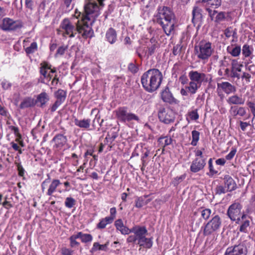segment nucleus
Segmentation results:
<instances>
[{
    "label": "nucleus",
    "mask_w": 255,
    "mask_h": 255,
    "mask_svg": "<svg viewBox=\"0 0 255 255\" xmlns=\"http://www.w3.org/2000/svg\"><path fill=\"white\" fill-rule=\"evenodd\" d=\"M162 73L157 69H149L143 74L141 82L143 88L148 92L156 90L162 80Z\"/></svg>",
    "instance_id": "f257e3e1"
},
{
    "label": "nucleus",
    "mask_w": 255,
    "mask_h": 255,
    "mask_svg": "<svg viewBox=\"0 0 255 255\" xmlns=\"http://www.w3.org/2000/svg\"><path fill=\"white\" fill-rule=\"evenodd\" d=\"M157 22L162 26L166 35H169L173 31L174 15L169 8L164 6L159 10Z\"/></svg>",
    "instance_id": "f03ea898"
},
{
    "label": "nucleus",
    "mask_w": 255,
    "mask_h": 255,
    "mask_svg": "<svg viewBox=\"0 0 255 255\" xmlns=\"http://www.w3.org/2000/svg\"><path fill=\"white\" fill-rule=\"evenodd\" d=\"M104 0H89L84 7L85 15H83L82 19L85 21L88 20L90 24H93L96 18L100 14L99 7L98 3L100 5L103 6V1Z\"/></svg>",
    "instance_id": "7ed1b4c3"
},
{
    "label": "nucleus",
    "mask_w": 255,
    "mask_h": 255,
    "mask_svg": "<svg viewBox=\"0 0 255 255\" xmlns=\"http://www.w3.org/2000/svg\"><path fill=\"white\" fill-rule=\"evenodd\" d=\"M195 54L200 60H206L214 52V48L211 42L202 40L195 47Z\"/></svg>",
    "instance_id": "20e7f679"
},
{
    "label": "nucleus",
    "mask_w": 255,
    "mask_h": 255,
    "mask_svg": "<svg viewBox=\"0 0 255 255\" xmlns=\"http://www.w3.org/2000/svg\"><path fill=\"white\" fill-rule=\"evenodd\" d=\"M58 33L61 34L65 37L72 38L76 34V26L75 23H73L67 18H65L61 22Z\"/></svg>",
    "instance_id": "39448f33"
},
{
    "label": "nucleus",
    "mask_w": 255,
    "mask_h": 255,
    "mask_svg": "<svg viewBox=\"0 0 255 255\" xmlns=\"http://www.w3.org/2000/svg\"><path fill=\"white\" fill-rule=\"evenodd\" d=\"M242 209L241 204L239 202H235L229 206L227 214L231 220L238 223L241 218L244 219L246 217Z\"/></svg>",
    "instance_id": "423d86ee"
},
{
    "label": "nucleus",
    "mask_w": 255,
    "mask_h": 255,
    "mask_svg": "<svg viewBox=\"0 0 255 255\" xmlns=\"http://www.w3.org/2000/svg\"><path fill=\"white\" fill-rule=\"evenodd\" d=\"M116 117L120 121L126 123L134 120L138 122L139 119L137 116L133 113L128 112L126 107H121L116 111Z\"/></svg>",
    "instance_id": "0eeeda50"
},
{
    "label": "nucleus",
    "mask_w": 255,
    "mask_h": 255,
    "mask_svg": "<svg viewBox=\"0 0 255 255\" xmlns=\"http://www.w3.org/2000/svg\"><path fill=\"white\" fill-rule=\"evenodd\" d=\"M22 22L19 20H14L9 17L2 19L0 23V28L5 31H14L21 28Z\"/></svg>",
    "instance_id": "6e6552de"
},
{
    "label": "nucleus",
    "mask_w": 255,
    "mask_h": 255,
    "mask_svg": "<svg viewBox=\"0 0 255 255\" xmlns=\"http://www.w3.org/2000/svg\"><path fill=\"white\" fill-rule=\"evenodd\" d=\"M83 21V24H80L79 21L75 22L76 26V33L78 32L81 34L84 38H87L93 36L94 34L93 31L91 27L92 24H90V21L88 20Z\"/></svg>",
    "instance_id": "1a4fd4ad"
},
{
    "label": "nucleus",
    "mask_w": 255,
    "mask_h": 255,
    "mask_svg": "<svg viewBox=\"0 0 255 255\" xmlns=\"http://www.w3.org/2000/svg\"><path fill=\"white\" fill-rule=\"evenodd\" d=\"M222 221L218 215H216L205 225L203 234L209 236L219 229L221 226Z\"/></svg>",
    "instance_id": "9d476101"
},
{
    "label": "nucleus",
    "mask_w": 255,
    "mask_h": 255,
    "mask_svg": "<svg viewBox=\"0 0 255 255\" xmlns=\"http://www.w3.org/2000/svg\"><path fill=\"white\" fill-rule=\"evenodd\" d=\"M60 184L61 182L59 180L54 179L51 181L50 178L48 177V178L43 181L41 184L42 191L44 192V190L48 188L46 195L51 196L53 193L56 191L57 188Z\"/></svg>",
    "instance_id": "9b49d317"
},
{
    "label": "nucleus",
    "mask_w": 255,
    "mask_h": 255,
    "mask_svg": "<svg viewBox=\"0 0 255 255\" xmlns=\"http://www.w3.org/2000/svg\"><path fill=\"white\" fill-rule=\"evenodd\" d=\"M158 115L159 120L165 124L173 122L175 118L174 112L169 108H160L158 111Z\"/></svg>",
    "instance_id": "f8f14e48"
},
{
    "label": "nucleus",
    "mask_w": 255,
    "mask_h": 255,
    "mask_svg": "<svg viewBox=\"0 0 255 255\" xmlns=\"http://www.w3.org/2000/svg\"><path fill=\"white\" fill-rule=\"evenodd\" d=\"M247 250L243 245L239 244L228 247L224 255H246Z\"/></svg>",
    "instance_id": "ddd939ff"
},
{
    "label": "nucleus",
    "mask_w": 255,
    "mask_h": 255,
    "mask_svg": "<svg viewBox=\"0 0 255 255\" xmlns=\"http://www.w3.org/2000/svg\"><path fill=\"white\" fill-rule=\"evenodd\" d=\"M190 80L200 86L202 83L206 81V75L203 73L199 72L197 71H191L188 74Z\"/></svg>",
    "instance_id": "4468645a"
},
{
    "label": "nucleus",
    "mask_w": 255,
    "mask_h": 255,
    "mask_svg": "<svg viewBox=\"0 0 255 255\" xmlns=\"http://www.w3.org/2000/svg\"><path fill=\"white\" fill-rule=\"evenodd\" d=\"M40 65V74L47 81H49L52 77L51 74L55 73V70L51 69V66L46 62L42 63Z\"/></svg>",
    "instance_id": "2eb2a0df"
},
{
    "label": "nucleus",
    "mask_w": 255,
    "mask_h": 255,
    "mask_svg": "<svg viewBox=\"0 0 255 255\" xmlns=\"http://www.w3.org/2000/svg\"><path fill=\"white\" fill-rule=\"evenodd\" d=\"M242 67L243 65L240 64L237 60L232 59L231 60V77L239 79L240 78L239 72H241Z\"/></svg>",
    "instance_id": "dca6fc26"
},
{
    "label": "nucleus",
    "mask_w": 255,
    "mask_h": 255,
    "mask_svg": "<svg viewBox=\"0 0 255 255\" xmlns=\"http://www.w3.org/2000/svg\"><path fill=\"white\" fill-rule=\"evenodd\" d=\"M131 233H133L135 235L138 242L146 236L147 231L144 226H135L131 228Z\"/></svg>",
    "instance_id": "f3484780"
},
{
    "label": "nucleus",
    "mask_w": 255,
    "mask_h": 255,
    "mask_svg": "<svg viewBox=\"0 0 255 255\" xmlns=\"http://www.w3.org/2000/svg\"><path fill=\"white\" fill-rule=\"evenodd\" d=\"M207 11L209 12V14L212 20L214 19L213 16L215 14H217L216 17H215L214 21L215 23L219 24L221 22L224 21L226 18V13L225 12L221 11L218 12L217 10H212L209 8L207 9Z\"/></svg>",
    "instance_id": "a211bd4d"
},
{
    "label": "nucleus",
    "mask_w": 255,
    "mask_h": 255,
    "mask_svg": "<svg viewBox=\"0 0 255 255\" xmlns=\"http://www.w3.org/2000/svg\"><path fill=\"white\" fill-rule=\"evenodd\" d=\"M205 159V158L196 157L195 159L193 161L191 165V171L193 172H197L202 169L206 164Z\"/></svg>",
    "instance_id": "6ab92c4d"
},
{
    "label": "nucleus",
    "mask_w": 255,
    "mask_h": 255,
    "mask_svg": "<svg viewBox=\"0 0 255 255\" xmlns=\"http://www.w3.org/2000/svg\"><path fill=\"white\" fill-rule=\"evenodd\" d=\"M217 89L222 90L227 94L235 93L236 91V88L228 82L218 83Z\"/></svg>",
    "instance_id": "aec40b11"
},
{
    "label": "nucleus",
    "mask_w": 255,
    "mask_h": 255,
    "mask_svg": "<svg viewBox=\"0 0 255 255\" xmlns=\"http://www.w3.org/2000/svg\"><path fill=\"white\" fill-rule=\"evenodd\" d=\"M161 98L164 102L169 103L170 104H176L179 102L177 100L173 97L172 94L168 89H166L161 92Z\"/></svg>",
    "instance_id": "412c9836"
},
{
    "label": "nucleus",
    "mask_w": 255,
    "mask_h": 255,
    "mask_svg": "<svg viewBox=\"0 0 255 255\" xmlns=\"http://www.w3.org/2000/svg\"><path fill=\"white\" fill-rule=\"evenodd\" d=\"M116 229L123 235H128L131 233V229L126 227L122 219H118L115 222Z\"/></svg>",
    "instance_id": "4be33fe9"
},
{
    "label": "nucleus",
    "mask_w": 255,
    "mask_h": 255,
    "mask_svg": "<svg viewBox=\"0 0 255 255\" xmlns=\"http://www.w3.org/2000/svg\"><path fill=\"white\" fill-rule=\"evenodd\" d=\"M53 141L55 142L54 146L58 149H61L66 144L67 138L63 134H59L54 136Z\"/></svg>",
    "instance_id": "5701e85b"
},
{
    "label": "nucleus",
    "mask_w": 255,
    "mask_h": 255,
    "mask_svg": "<svg viewBox=\"0 0 255 255\" xmlns=\"http://www.w3.org/2000/svg\"><path fill=\"white\" fill-rule=\"evenodd\" d=\"M106 39L110 44H114L117 40V34L115 29L109 28L106 33Z\"/></svg>",
    "instance_id": "b1692460"
},
{
    "label": "nucleus",
    "mask_w": 255,
    "mask_h": 255,
    "mask_svg": "<svg viewBox=\"0 0 255 255\" xmlns=\"http://www.w3.org/2000/svg\"><path fill=\"white\" fill-rule=\"evenodd\" d=\"M49 101V96L48 94L45 92H43L37 95L36 102L40 107L42 108L45 106Z\"/></svg>",
    "instance_id": "393cba45"
},
{
    "label": "nucleus",
    "mask_w": 255,
    "mask_h": 255,
    "mask_svg": "<svg viewBox=\"0 0 255 255\" xmlns=\"http://www.w3.org/2000/svg\"><path fill=\"white\" fill-rule=\"evenodd\" d=\"M225 187L228 191H232L236 188V184L234 179L229 175L224 177Z\"/></svg>",
    "instance_id": "a878e982"
},
{
    "label": "nucleus",
    "mask_w": 255,
    "mask_h": 255,
    "mask_svg": "<svg viewBox=\"0 0 255 255\" xmlns=\"http://www.w3.org/2000/svg\"><path fill=\"white\" fill-rule=\"evenodd\" d=\"M227 101L230 105H243L245 103V99L237 95H235L230 97Z\"/></svg>",
    "instance_id": "bb28decb"
},
{
    "label": "nucleus",
    "mask_w": 255,
    "mask_h": 255,
    "mask_svg": "<svg viewBox=\"0 0 255 255\" xmlns=\"http://www.w3.org/2000/svg\"><path fill=\"white\" fill-rule=\"evenodd\" d=\"M227 52L230 54L233 57L239 56L241 52V48L239 45H231L227 47Z\"/></svg>",
    "instance_id": "cd10ccee"
},
{
    "label": "nucleus",
    "mask_w": 255,
    "mask_h": 255,
    "mask_svg": "<svg viewBox=\"0 0 255 255\" xmlns=\"http://www.w3.org/2000/svg\"><path fill=\"white\" fill-rule=\"evenodd\" d=\"M75 125L81 128H88L90 126V119H83L79 120L77 118L74 119Z\"/></svg>",
    "instance_id": "c85d7f7f"
},
{
    "label": "nucleus",
    "mask_w": 255,
    "mask_h": 255,
    "mask_svg": "<svg viewBox=\"0 0 255 255\" xmlns=\"http://www.w3.org/2000/svg\"><path fill=\"white\" fill-rule=\"evenodd\" d=\"M137 244L140 247L147 249H150L152 246V241L151 238H147L145 237L143 238L137 242Z\"/></svg>",
    "instance_id": "c756f323"
},
{
    "label": "nucleus",
    "mask_w": 255,
    "mask_h": 255,
    "mask_svg": "<svg viewBox=\"0 0 255 255\" xmlns=\"http://www.w3.org/2000/svg\"><path fill=\"white\" fill-rule=\"evenodd\" d=\"M254 48L248 44H244L242 48V54L245 58L250 57L253 52Z\"/></svg>",
    "instance_id": "7c9ffc66"
},
{
    "label": "nucleus",
    "mask_w": 255,
    "mask_h": 255,
    "mask_svg": "<svg viewBox=\"0 0 255 255\" xmlns=\"http://www.w3.org/2000/svg\"><path fill=\"white\" fill-rule=\"evenodd\" d=\"M201 87L198 84L190 80L189 85L186 87V89L191 94H194L196 93L197 90Z\"/></svg>",
    "instance_id": "2f4dec72"
},
{
    "label": "nucleus",
    "mask_w": 255,
    "mask_h": 255,
    "mask_svg": "<svg viewBox=\"0 0 255 255\" xmlns=\"http://www.w3.org/2000/svg\"><path fill=\"white\" fill-rule=\"evenodd\" d=\"M150 200H144V198L143 197H137L135 200V207L137 208H141L143 206L147 204Z\"/></svg>",
    "instance_id": "473e14b6"
},
{
    "label": "nucleus",
    "mask_w": 255,
    "mask_h": 255,
    "mask_svg": "<svg viewBox=\"0 0 255 255\" xmlns=\"http://www.w3.org/2000/svg\"><path fill=\"white\" fill-rule=\"evenodd\" d=\"M34 102L33 99L31 98H27L24 99L20 104L19 107L20 109H23L28 107L33 106Z\"/></svg>",
    "instance_id": "72a5a7b5"
},
{
    "label": "nucleus",
    "mask_w": 255,
    "mask_h": 255,
    "mask_svg": "<svg viewBox=\"0 0 255 255\" xmlns=\"http://www.w3.org/2000/svg\"><path fill=\"white\" fill-rule=\"evenodd\" d=\"M113 223V221L107 217L103 218L100 220L99 223L97 225V228L99 229H103L106 227L108 224Z\"/></svg>",
    "instance_id": "f704fd0d"
},
{
    "label": "nucleus",
    "mask_w": 255,
    "mask_h": 255,
    "mask_svg": "<svg viewBox=\"0 0 255 255\" xmlns=\"http://www.w3.org/2000/svg\"><path fill=\"white\" fill-rule=\"evenodd\" d=\"M171 137L167 136L161 137L158 138V142L160 146L164 147L165 146L170 144L172 143Z\"/></svg>",
    "instance_id": "c9c22d12"
},
{
    "label": "nucleus",
    "mask_w": 255,
    "mask_h": 255,
    "mask_svg": "<svg viewBox=\"0 0 255 255\" xmlns=\"http://www.w3.org/2000/svg\"><path fill=\"white\" fill-rule=\"evenodd\" d=\"M55 97L57 99L56 100L63 103L65 100L66 97V92L62 89H59L55 93Z\"/></svg>",
    "instance_id": "e433bc0d"
},
{
    "label": "nucleus",
    "mask_w": 255,
    "mask_h": 255,
    "mask_svg": "<svg viewBox=\"0 0 255 255\" xmlns=\"http://www.w3.org/2000/svg\"><path fill=\"white\" fill-rule=\"evenodd\" d=\"M109 243L107 242L104 245H100L98 243H94L91 249V252H94L98 250L107 251Z\"/></svg>",
    "instance_id": "4c0bfd02"
},
{
    "label": "nucleus",
    "mask_w": 255,
    "mask_h": 255,
    "mask_svg": "<svg viewBox=\"0 0 255 255\" xmlns=\"http://www.w3.org/2000/svg\"><path fill=\"white\" fill-rule=\"evenodd\" d=\"M79 238H80L81 241L83 243L91 242L93 240L91 235L89 234H83L80 232L77 233Z\"/></svg>",
    "instance_id": "58836bf2"
},
{
    "label": "nucleus",
    "mask_w": 255,
    "mask_h": 255,
    "mask_svg": "<svg viewBox=\"0 0 255 255\" xmlns=\"http://www.w3.org/2000/svg\"><path fill=\"white\" fill-rule=\"evenodd\" d=\"M213 8H216L221 5V0H202Z\"/></svg>",
    "instance_id": "ea45409f"
},
{
    "label": "nucleus",
    "mask_w": 255,
    "mask_h": 255,
    "mask_svg": "<svg viewBox=\"0 0 255 255\" xmlns=\"http://www.w3.org/2000/svg\"><path fill=\"white\" fill-rule=\"evenodd\" d=\"M199 135L200 133L199 131L195 130H194L192 131V140L191 141V144L192 145L195 146L197 145V142L199 139Z\"/></svg>",
    "instance_id": "a19ab883"
},
{
    "label": "nucleus",
    "mask_w": 255,
    "mask_h": 255,
    "mask_svg": "<svg viewBox=\"0 0 255 255\" xmlns=\"http://www.w3.org/2000/svg\"><path fill=\"white\" fill-rule=\"evenodd\" d=\"M201 9L198 7H194L192 11L193 19H200L201 18Z\"/></svg>",
    "instance_id": "79ce46f5"
},
{
    "label": "nucleus",
    "mask_w": 255,
    "mask_h": 255,
    "mask_svg": "<svg viewBox=\"0 0 255 255\" xmlns=\"http://www.w3.org/2000/svg\"><path fill=\"white\" fill-rule=\"evenodd\" d=\"M37 49V45L36 42H32L30 46L25 49V52L27 54H31L34 53Z\"/></svg>",
    "instance_id": "37998d69"
},
{
    "label": "nucleus",
    "mask_w": 255,
    "mask_h": 255,
    "mask_svg": "<svg viewBox=\"0 0 255 255\" xmlns=\"http://www.w3.org/2000/svg\"><path fill=\"white\" fill-rule=\"evenodd\" d=\"M188 117L191 120L196 121L199 119V116L198 114V110H193L188 113Z\"/></svg>",
    "instance_id": "c03bdc74"
},
{
    "label": "nucleus",
    "mask_w": 255,
    "mask_h": 255,
    "mask_svg": "<svg viewBox=\"0 0 255 255\" xmlns=\"http://www.w3.org/2000/svg\"><path fill=\"white\" fill-rule=\"evenodd\" d=\"M157 48L156 44H152L150 46L147 48V51L145 52L144 56L148 58L149 56L151 55L155 51V50Z\"/></svg>",
    "instance_id": "a18cd8bd"
},
{
    "label": "nucleus",
    "mask_w": 255,
    "mask_h": 255,
    "mask_svg": "<svg viewBox=\"0 0 255 255\" xmlns=\"http://www.w3.org/2000/svg\"><path fill=\"white\" fill-rule=\"evenodd\" d=\"M79 237L77 234L73 235L70 237L69 240L70 241V246L71 247H74L79 245V243L76 241V240Z\"/></svg>",
    "instance_id": "49530a36"
},
{
    "label": "nucleus",
    "mask_w": 255,
    "mask_h": 255,
    "mask_svg": "<svg viewBox=\"0 0 255 255\" xmlns=\"http://www.w3.org/2000/svg\"><path fill=\"white\" fill-rule=\"evenodd\" d=\"M75 204V200L71 197H67L66 198L65 202V206L69 208H72Z\"/></svg>",
    "instance_id": "de8ad7c7"
},
{
    "label": "nucleus",
    "mask_w": 255,
    "mask_h": 255,
    "mask_svg": "<svg viewBox=\"0 0 255 255\" xmlns=\"http://www.w3.org/2000/svg\"><path fill=\"white\" fill-rule=\"evenodd\" d=\"M227 192H228V191L225 186L224 187L222 185L217 186L215 189V192L217 194L221 195L222 194H225Z\"/></svg>",
    "instance_id": "09e8293b"
},
{
    "label": "nucleus",
    "mask_w": 255,
    "mask_h": 255,
    "mask_svg": "<svg viewBox=\"0 0 255 255\" xmlns=\"http://www.w3.org/2000/svg\"><path fill=\"white\" fill-rule=\"evenodd\" d=\"M211 214V211L209 209H205L201 211V216L205 220H207Z\"/></svg>",
    "instance_id": "8fccbe9b"
},
{
    "label": "nucleus",
    "mask_w": 255,
    "mask_h": 255,
    "mask_svg": "<svg viewBox=\"0 0 255 255\" xmlns=\"http://www.w3.org/2000/svg\"><path fill=\"white\" fill-rule=\"evenodd\" d=\"M185 177H186L185 174H183L179 176H177L174 178V179L173 180V183L174 185H177L178 184H179L180 183H181L182 181H183L184 180V179L185 178Z\"/></svg>",
    "instance_id": "3c124183"
},
{
    "label": "nucleus",
    "mask_w": 255,
    "mask_h": 255,
    "mask_svg": "<svg viewBox=\"0 0 255 255\" xmlns=\"http://www.w3.org/2000/svg\"><path fill=\"white\" fill-rule=\"evenodd\" d=\"M233 113L235 116L238 115L243 117L246 115V111L244 108L240 107L237 111L236 110L233 111Z\"/></svg>",
    "instance_id": "603ef678"
},
{
    "label": "nucleus",
    "mask_w": 255,
    "mask_h": 255,
    "mask_svg": "<svg viewBox=\"0 0 255 255\" xmlns=\"http://www.w3.org/2000/svg\"><path fill=\"white\" fill-rule=\"evenodd\" d=\"M110 216L107 217L110 219H111L113 222L115 220L116 217V214H117V210L115 207H113L110 209Z\"/></svg>",
    "instance_id": "864d4df0"
},
{
    "label": "nucleus",
    "mask_w": 255,
    "mask_h": 255,
    "mask_svg": "<svg viewBox=\"0 0 255 255\" xmlns=\"http://www.w3.org/2000/svg\"><path fill=\"white\" fill-rule=\"evenodd\" d=\"M250 222L249 221H245L244 222V223L242 224V225L240 227V231L242 232L246 233L247 232V228L249 226Z\"/></svg>",
    "instance_id": "5fc2aeb1"
},
{
    "label": "nucleus",
    "mask_w": 255,
    "mask_h": 255,
    "mask_svg": "<svg viewBox=\"0 0 255 255\" xmlns=\"http://www.w3.org/2000/svg\"><path fill=\"white\" fill-rule=\"evenodd\" d=\"M149 151L148 149H146V151L143 153V155L141 156V159L142 162V164L143 166H146L147 165V162L145 160V158L149 155Z\"/></svg>",
    "instance_id": "6e6d98bb"
},
{
    "label": "nucleus",
    "mask_w": 255,
    "mask_h": 255,
    "mask_svg": "<svg viewBox=\"0 0 255 255\" xmlns=\"http://www.w3.org/2000/svg\"><path fill=\"white\" fill-rule=\"evenodd\" d=\"M209 168L210 170V174L211 175H214L217 173V171L214 169V167L212 164V159H210L209 160Z\"/></svg>",
    "instance_id": "4d7b16f0"
},
{
    "label": "nucleus",
    "mask_w": 255,
    "mask_h": 255,
    "mask_svg": "<svg viewBox=\"0 0 255 255\" xmlns=\"http://www.w3.org/2000/svg\"><path fill=\"white\" fill-rule=\"evenodd\" d=\"M205 149L202 148L201 149H197L195 150V155L196 157H199V158H205L203 155V151H204Z\"/></svg>",
    "instance_id": "13d9d810"
},
{
    "label": "nucleus",
    "mask_w": 255,
    "mask_h": 255,
    "mask_svg": "<svg viewBox=\"0 0 255 255\" xmlns=\"http://www.w3.org/2000/svg\"><path fill=\"white\" fill-rule=\"evenodd\" d=\"M62 103L56 100L55 102L52 105L51 107L50 110L51 112H55L57 109L61 105Z\"/></svg>",
    "instance_id": "bf43d9fd"
},
{
    "label": "nucleus",
    "mask_w": 255,
    "mask_h": 255,
    "mask_svg": "<svg viewBox=\"0 0 255 255\" xmlns=\"http://www.w3.org/2000/svg\"><path fill=\"white\" fill-rule=\"evenodd\" d=\"M236 152H237L236 149L235 148H233L232 149L231 151L230 152V153L226 155V158L227 160H231L235 156Z\"/></svg>",
    "instance_id": "052dcab7"
},
{
    "label": "nucleus",
    "mask_w": 255,
    "mask_h": 255,
    "mask_svg": "<svg viewBox=\"0 0 255 255\" xmlns=\"http://www.w3.org/2000/svg\"><path fill=\"white\" fill-rule=\"evenodd\" d=\"M8 128L10 130L14 132L16 136L20 137V135L19 133V129L17 127L13 126H10L8 127Z\"/></svg>",
    "instance_id": "680f3d73"
},
{
    "label": "nucleus",
    "mask_w": 255,
    "mask_h": 255,
    "mask_svg": "<svg viewBox=\"0 0 255 255\" xmlns=\"http://www.w3.org/2000/svg\"><path fill=\"white\" fill-rule=\"evenodd\" d=\"M66 49V47H64V46L59 47L57 50V52L56 53V56L62 55L64 53Z\"/></svg>",
    "instance_id": "e2e57ef3"
},
{
    "label": "nucleus",
    "mask_w": 255,
    "mask_h": 255,
    "mask_svg": "<svg viewBox=\"0 0 255 255\" xmlns=\"http://www.w3.org/2000/svg\"><path fill=\"white\" fill-rule=\"evenodd\" d=\"M251 77V76L250 74L246 72H244L243 73V75L241 77L242 79H245L246 81V82L247 83H249L250 82V78Z\"/></svg>",
    "instance_id": "0e129e2a"
},
{
    "label": "nucleus",
    "mask_w": 255,
    "mask_h": 255,
    "mask_svg": "<svg viewBox=\"0 0 255 255\" xmlns=\"http://www.w3.org/2000/svg\"><path fill=\"white\" fill-rule=\"evenodd\" d=\"M73 251L67 248H63L62 249V255H72Z\"/></svg>",
    "instance_id": "69168bd1"
},
{
    "label": "nucleus",
    "mask_w": 255,
    "mask_h": 255,
    "mask_svg": "<svg viewBox=\"0 0 255 255\" xmlns=\"http://www.w3.org/2000/svg\"><path fill=\"white\" fill-rule=\"evenodd\" d=\"M1 86L4 89L6 90L10 87L11 84L8 81L4 80L1 82Z\"/></svg>",
    "instance_id": "338daca9"
},
{
    "label": "nucleus",
    "mask_w": 255,
    "mask_h": 255,
    "mask_svg": "<svg viewBox=\"0 0 255 255\" xmlns=\"http://www.w3.org/2000/svg\"><path fill=\"white\" fill-rule=\"evenodd\" d=\"M128 69L132 73H136L137 71V67L135 66L134 64L132 63H130L128 65Z\"/></svg>",
    "instance_id": "774afa93"
}]
</instances>
